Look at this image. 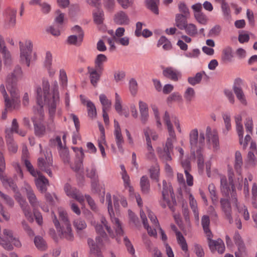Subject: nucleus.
Returning a JSON list of instances; mask_svg holds the SVG:
<instances>
[{"label":"nucleus","instance_id":"de8ad7c7","mask_svg":"<svg viewBox=\"0 0 257 257\" xmlns=\"http://www.w3.org/2000/svg\"><path fill=\"white\" fill-rule=\"evenodd\" d=\"M6 138L9 150L13 153L17 152L18 147L13 140V136H6Z\"/></svg>","mask_w":257,"mask_h":257},{"label":"nucleus","instance_id":"1a4fd4ad","mask_svg":"<svg viewBox=\"0 0 257 257\" xmlns=\"http://www.w3.org/2000/svg\"><path fill=\"white\" fill-rule=\"evenodd\" d=\"M38 106L39 108H37V110H36L35 107H34V112L36 114H39L40 115V118H39V119H37L36 116H34L31 118V119L33 123L35 135L38 137H42L46 134V127L42 123L44 114L43 111V107H42V113L41 114L40 111V106L39 105Z\"/></svg>","mask_w":257,"mask_h":257},{"label":"nucleus","instance_id":"4d7b16f0","mask_svg":"<svg viewBox=\"0 0 257 257\" xmlns=\"http://www.w3.org/2000/svg\"><path fill=\"white\" fill-rule=\"evenodd\" d=\"M221 32V27L218 25H215L209 31L207 36L214 38L219 36Z\"/></svg>","mask_w":257,"mask_h":257},{"label":"nucleus","instance_id":"f257e3e1","mask_svg":"<svg viewBox=\"0 0 257 257\" xmlns=\"http://www.w3.org/2000/svg\"><path fill=\"white\" fill-rule=\"evenodd\" d=\"M42 87L43 89L40 86H38L36 88L37 102L38 105L40 106V113H42V107L44 104H46L48 112L51 116H53L56 113L57 107L59 103L58 83L56 81L54 82L52 93L50 92V84L47 79H43Z\"/></svg>","mask_w":257,"mask_h":257},{"label":"nucleus","instance_id":"864d4df0","mask_svg":"<svg viewBox=\"0 0 257 257\" xmlns=\"http://www.w3.org/2000/svg\"><path fill=\"white\" fill-rule=\"evenodd\" d=\"M208 191L213 204H215L218 200V196L216 194V190L215 185L211 183L208 186Z\"/></svg>","mask_w":257,"mask_h":257},{"label":"nucleus","instance_id":"680f3d73","mask_svg":"<svg viewBox=\"0 0 257 257\" xmlns=\"http://www.w3.org/2000/svg\"><path fill=\"white\" fill-rule=\"evenodd\" d=\"M112 222L115 225V232L118 235H122L123 231L121 228L120 223L118 218L115 217H110Z\"/></svg>","mask_w":257,"mask_h":257},{"label":"nucleus","instance_id":"a18cd8bd","mask_svg":"<svg viewBox=\"0 0 257 257\" xmlns=\"http://www.w3.org/2000/svg\"><path fill=\"white\" fill-rule=\"evenodd\" d=\"M86 176L91 179L95 180L98 178L96 167L94 163H92L90 168L86 169Z\"/></svg>","mask_w":257,"mask_h":257},{"label":"nucleus","instance_id":"9b49d317","mask_svg":"<svg viewBox=\"0 0 257 257\" xmlns=\"http://www.w3.org/2000/svg\"><path fill=\"white\" fill-rule=\"evenodd\" d=\"M189 142L191 151L194 153V150L199 147H203L205 144V135L204 133L200 132L199 136L197 128L191 130L189 134Z\"/></svg>","mask_w":257,"mask_h":257},{"label":"nucleus","instance_id":"79ce46f5","mask_svg":"<svg viewBox=\"0 0 257 257\" xmlns=\"http://www.w3.org/2000/svg\"><path fill=\"white\" fill-rule=\"evenodd\" d=\"M114 135L116 145L119 151L123 152L122 144L124 143V140L122 137L121 131L114 132Z\"/></svg>","mask_w":257,"mask_h":257},{"label":"nucleus","instance_id":"7ed1b4c3","mask_svg":"<svg viewBox=\"0 0 257 257\" xmlns=\"http://www.w3.org/2000/svg\"><path fill=\"white\" fill-rule=\"evenodd\" d=\"M163 120L167 126L169 137L167 138L164 148L158 147L157 152L160 159L163 161L168 162L172 160L171 153L173 150V143L176 141V136L167 111L165 112Z\"/></svg>","mask_w":257,"mask_h":257},{"label":"nucleus","instance_id":"603ef678","mask_svg":"<svg viewBox=\"0 0 257 257\" xmlns=\"http://www.w3.org/2000/svg\"><path fill=\"white\" fill-rule=\"evenodd\" d=\"M86 106L87 107L88 115L91 118L96 116V109L94 104L90 100L87 101Z\"/></svg>","mask_w":257,"mask_h":257},{"label":"nucleus","instance_id":"72a5a7b5","mask_svg":"<svg viewBox=\"0 0 257 257\" xmlns=\"http://www.w3.org/2000/svg\"><path fill=\"white\" fill-rule=\"evenodd\" d=\"M87 242L90 248L91 254H94L96 257H103L99 246L95 243L94 241L92 239L88 238Z\"/></svg>","mask_w":257,"mask_h":257},{"label":"nucleus","instance_id":"3c124183","mask_svg":"<svg viewBox=\"0 0 257 257\" xmlns=\"http://www.w3.org/2000/svg\"><path fill=\"white\" fill-rule=\"evenodd\" d=\"M195 92L192 87H188L186 89L184 93V97L187 102L190 103L195 97Z\"/></svg>","mask_w":257,"mask_h":257},{"label":"nucleus","instance_id":"6e6552de","mask_svg":"<svg viewBox=\"0 0 257 257\" xmlns=\"http://www.w3.org/2000/svg\"><path fill=\"white\" fill-rule=\"evenodd\" d=\"M3 235L2 237L0 236V244L5 249L11 250L13 249L12 243L17 247L21 245L19 239L13 235V231L8 229L3 230Z\"/></svg>","mask_w":257,"mask_h":257},{"label":"nucleus","instance_id":"cd10ccee","mask_svg":"<svg viewBox=\"0 0 257 257\" xmlns=\"http://www.w3.org/2000/svg\"><path fill=\"white\" fill-rule=\"evenodd\" d=\"M0 179L6 188L12 189L15 192L17 190V186L13 179L4 175L3 173H0Z\"/></svg>","mask_w":257,"mask_h":257},{"label":"nucleus","instance_id":"6ab92c4d","mask_svg":"<svg viewBox=\"0 0 257 257\" xmlns=\"http://www.w3.org/2000/svg\"><path fill=\"white\" fill-rule=\"evenodd\" d=\"M163 75L166 78L173 81H177L181 77V73L177 69L171 67L165 68L163 70Z\"/></svg>","mask_w":257,"mask_h":257},{"label":"nucleus","instance_id":"7c9ffc66","mask_svg":"<svg viewBox=\"0 0 257 257\" xmlns=\"http://www.w3.org/2000/svg\"><path fill=\"white\" fill-rule=\"evenodd\" d=\"M242 117L241 115L237 114L235 116L236 123V130L239 137L240 145L242 144V138L243 137V128L241 124Z\"/></svg>","mask_w":257,"mask_h":257},{"label":"nucleus","instance_id":"ea45409f","mask_svg":"<svg viewBox=\"0 0 257 257\" xmlns=\"http://www.w3.org/2000/svg\"><path fill=\"white\" fill-rule=\"evenodd\" d=\"M183 30L187 35L191 37L195 36L198 33L197 27L192 23L187 24Z\"/></svg>","mask_w":257,"mask_h":257},{"label":"nucleus","instance_id":"5fc2aeb1","mask_svg":"<svg viewBox=\"0 0 257 257\" xmlns=\"http://www.w3.org/2000/svg\"><path fill=\"white\" fill-rule=\"evenodd\" d=\"M19 124L16 118L13 119L12 121V127L6 130V136H13V132L19 133Z\"/></svg>","mask_w":257,"mask_h":257},{"label":"nucleus","instance_id":"13d9d810","mask_svg":"<svg viewBox=\"0 0 257 257\" xmlns=\"http://www.w3.org/2000/svg\"><path fill=\"white\" fill-rule=\"evenodd\" d=\"M24 163L27 170L33 176L36 177L38 176V175H39L40 172L35 170L30 161H29L27 159H25L24 160Z\"/></svg>","mask_w":257,"mask_h":257},{"label":"nucleus","instance_id":"774afa93","mask_svg":"<svg viewBox=\"0 0 257 257\" xmlns=\"http://www.w3.org/2000/svg\"><path fill=\"white\" fill-rule=\"evenodd\" d=\"M251 193H252V205L254 208H257V202H256V198H257V186L255 183H253L252 189H251Z\"/></svg>","mask_w":257,"mask_h":257},{"label":"nucleus","instance_id":"0eeeda50","mask_svg":"<svg viewBox=\"0 0 257 257\" xmlns=\"http://www.w3.org/2000/svg\"><path fill=\"white\" fill-rule=\"evenodd\" d=\"M229 183L227 182L225 177L222 176L220 178L221 191L225 196L231 195L230 200L233 204L237 208L239 212H241L240 207L238 204L236 193L235 190L234 185L233 183V179L231 175L229 176Z\"/></svg>","mask_w":257,"mask_h":257},{"label":"nucleus","instance_id":"e2e57ef3","mask_svg":"<svg viewBox=\"0 0 257 257\" xmlns=\"http://www.w3.org/2000/svg\"><path fill=\"white\" fill-rule=\"evenodd\" d=\"M222 117L225 124L226 131H224V134H226L231 127L230 123V115L229 113H223Z\"/></svg>","mask_w":257,"mask_h":257},{"label":"nucleus","instance_id":"aec40b11","mask_svg":"<svg viewBox=\"0 0 257 257\" xmlns=\"http://www.w3.org/2000/svg\"><path fill=\"white\" fill-rule=\"evenodd\" d=\"M38 166L39 169L43 171H45L48 174L50 177L52 176V173L51 172L50 167L52 166V160L49 158L48 160L43 158H39L38 159Z\"/></svg>","mask_w":257,"mask_h":257},{"label":"nucleus","instance_id":"ddd939ff","mask_svg":"<svg viewBox=\"0 0 257 257\" xmlns=\"http://www.w3.org/2000/svg\"><path fill=\"white\" fill-rule=\"evenodd\" d=\"M22 189L24 190L33 210L41 206V201L38 200L33 189L30 185L25 184Z\"/></svg>","mask_w":257,"mask_h":257},{"label":"nucleus","instance_id":"c85d7f7f","mask_svg":"<svg viewBox=\"0 0 257 257\" xmlns=\"http://www.w3.org/2000/svg\"><path fill=\"white\" fill-rule=\"evenodd\" d=\"M233 58V50L230 46L224 48L222 51L221 59L223 63L231 62Z\"/></svg>","mask_w":257,"mask_h":257},{"label":"nucleus","instance_id":"20e7f679","mask_svg":"<svg viewBox=\"0 0 257 257\" xmlns=\"http://www.w3.org/2000/svg\"><path fill=\"white\" fill-rule=\"evenodd\" d=\"M58 212L60 221L54 213L52 215V218L59 236L61 238H64L68 240H73V235L71 224L66 212L62 209H59Z\"/></svg>","mask_w":257,"mask_h":257},{"label":"nucleus","instance_id":"58836bf2","mask_svg":"<svg viewBox=\"0 0 257 257\" xmlns=\"http://www.w3.org/2000/svg\"><path fill=\"white\" fill-rule=\"evenodd\" d=\"M177 240L178 243L181 246V249L184 251L187 252L188 249V245L186 242V239L181 233V232H177L176 235Z\"/></svg>","mask_w":257,"mask_h":257},{"label":"nucleus","instance_id":"f03ea898","mask_svg":"<svg viewBox=\"0 0 257 257\" xmlns=\"http://www.w3.org/2000/svg\"><path fill=\"white\" fill-rule=\"evenodd\" d=\"M23 76V71L19 65H16L13 72L9 73L6 79V87L11 95L9 98L10 108H16L19 105L20 100V91L18 88V81Z\"/></svg>","mask_w":257,"mask_h":257},{"label":"nucleus","instance_id":"bf43d9fd","mask_svg":"<svg viewBox=\"0 0 257 257\" xmlns=\"http://www.w3.org/2000/svg\"><path fill=\"white\" fill-rule=\"evenodd\" d=\"M147 149L148 152L146 154V157L147 159L155 162L156 157L155 155L154 150L152 147V144L147 145Z\"/></svg>","mask_w":257,"mask_h":257},{"label":"nucleus","instance_id":"2f4dec72","mask_svg":"<svg viewBox=\"0 0 257 257\" xmlns=\"http://www.w3.org/2000/svg\"><path fill=\"white\" fill-rule=\"evenodd\" d=\"M189 17L181 14H176L175 16V25L180 30H183L184 27L188 24L187 19Z\"/></svg>","mask_w":257,"mask_h":257},{"label":"nucleus","instance_id":"5701e85b","mask_svg":"<svg viewBox=\"0 0 257 257\" xmlns=\"http://www.w3.org/2000/svg\"><path fill=\"white\" fill-rule=\"evenodd\" d=\"M209 248L211 252L217 251L219 253H222L225 250V246L223 241L219 238L217 240L210 241L208 243Z\"/></svg>","mask_w":257,"mask_h":257},{"label":"nucleus","instance_id":"c03bdc74","mask_svg":"<svg viewBox=\"0 0 257 257\" xmlns=\"http://www.w3.org/2000/svg\"><path fill=\"white\" fill-rule=\"evenodd\" d=\"M34 243L38 249L44 250L47 248V244L44 239L40 236H36L34 238Z\"/></svg>","mask_w":257,"mask_h":257},{"label":"nucleus","instance_id":"b1692460","mask_svg":"<svg viewBox=\"0 0 257 257\" xmlns=\"http://www.w3.org/2000/svg\"><path fill=\"white\" fill-rule=\"evenodd\" d=\"M88 73L91 84L94 87H97L98 82L100 79L102 73L93 69V67H87Z\"/></svg>","mask_w":257,"mask_h":257},{"label":"nucleus","instance_id":"c756f323","mask_svg":"<svg viewBox=\"0 0 257 257\" xmlns=\"http://www.w3.org/2000/svg\"><path fill=\"white\" fill-rule=\"evenodd\" d=\"M201 148L199 147L194 150V153L191 151V154L197 159L199 173H200V171L203 170L204 166V158L202 154Z\"/></svg>","mask_w":257,"mask_h":257},{"label":"nucleus","instance_id":"8fccbe9b","mask_svg":"<svg viewBox=\"0 0 257 257\" xmlns=\"http://www.w3.org/2000/svg\"><path fill=\"white\" fill-rule=\"evenodd\" d=\"M242 165V159L240 153L236 152L235 155L234 168L237 173H239Z\"/></svg>","mask_w":257,"mask_h":257},{"label":"nucleus","instance_id":"0e129e2a","mask_svg":"<svg viewBox=\"0 0 257 257\" xmlns=\"http://www.w3.org/2000/svg\"><path fill=\"white\" fill-rule=\"evenodd\" d=\"M106 201L107 204V209L110 217L114 216V212L112 204L111 196L110 193H107L106 195Z\"/></svg>","mask_w":257,"mask_h":257},{"label":"nucleus","instance_id":"a211bd4d","mask_svg":"<svg viewBox=\"0 0 257 257\" xmlns=\"http://www.w3.org/2000/svg\"><path fill=\"white\" fill-rule=\"evenodd\" d=\"M220 207L224 216L229 223H233V218L232 217V209L230 202L228 199L221 198L220 200Z\"/></svg>","mask_w":257,"mask_h":257},{"label":"nucleus","instance_id":"052dcab7","mask_svg":"<svg viewBox=\"0 0 257 257\" xmlns=\"http://www.w3.org/2000/svg\"><path fill=\"white\" fill-rule=\"evenodd\" d=\"M73 224L77 230H82L87 227L86 222L81 218L75 219L73 222Z\"/></svg>","mask_w":257,"mask_h":257},{"label":"nucleus","instance_id":"39448f33","mask_svg":"<svg viewBox=\"0 0 257 257\" xmlns=\"http://www.w3.org/2000/svg\"><path fill=\"white\" fill-rule=\"evenodd\" d=\"M74 151L76 153V160L74 166L70 164V157L68 148L61 147L59 149V153L60 157L63 163L65 164H69L72 169L75 172H78L83 168V159L84 156L83 150L82 148H73Z\"/></svg>","mask_w":257,"mask_h":257},{"label":"nucleus","instance_id":"a19ab883","mask_svg":"<svg viewBox=\"0 0 257 257\" xmlns=\"http://www.w3.org/2000/svg\"><path fill=\"white\" fill-rule=\"evenodd\" d=\"M99 98L100 102L102 105V110H108L111 105V101L108 99L106 96L104 94H100Z\"/></svg>","mask_w":257,"mask_h":257},{"label":"nucleus","instance_id":"bb28decb","mask_svg":"<svg viewBox=\"0 0 257 257\" xmlns=\"http://www.w3.org/2000/svg\"><path fill=\"white\" fill-rule=\"evenodd\" d=\"M0 52L3 54L6 65H10L11 63V56L7 49L3 37L0 35Z\"/></svg>","mask_w":257,"mask_h":257},{"label":"nucleus","instance_id":"a878e982","mask_svg":"<svg viewBox=\"0 0 257 257\" xmlns=\"http://www.w3.org/2000/svg\"><path fill=\"white\" fill-rule=\"evenodd\" d=\"M107 61L106 56L102 54L97 55L94 60V67L93 69L102 73L104 70V63Z\"/></svg>","mask_w":257,"mask_h":257},{"label":"nucleus","instance_id":"37998d69","mask_svg":"<svg viewBox=\"0 0 257 257\" xmlns=\"http://www.w3.org/2000/svg\"><path fill=\"white\" fill-rule=\"evenodd\" d=\"M150 178L156 182L159 181V167L158 164L152 166L149 170Z\"/></svg>","mask_w":257,"mask_h":257},{"label":"nucleus","instance_id":"338daca9","mask_svg":"<svg viewBox=\"0 0 257 257\" xmlns=\"http://www.w3.org/2000/svg\"><path fill=\"white\" fill-rule=\"evenodd\" d=\"M72 32L75 34L74 35H76L77 36L79 37V41H83V37H84V32L82 29V28L78 26L75 25L71 29Z\"/></svg>","mask_w":257,"mask_h":257},{"label":"nucleus","instance_id":"09e8293b","mask_svg":"<svg viewBox=\"0 0 257 257\" xmlns=\"http://www.w3.org/2000/svg\"><path fill=\"white\" fill-rule=\"evenodd\" d=\"M70 194L71 195H67V196L75 199L77 201L80 203H82L84 200L83 196L79 193V191L75 188H72L71 190H69Z\"/></svg>","mask_w":257,"mask_h":257},{"label":"nucleus","instance_id":"f704fd0d","mask_svg":"<svg viewBox=\"0 0 257 257\" xmlns=\"http://www.w3.org/2000/svg\"><path fill=\"white\" fill-rule=\"evenodd\" d=\"M93 20L97 25L103 23L104 19V15L102 10L97 8L93 12Z\"/></svg>","mask_w":257,"mask_h":257},{"label":"nucleus","instance_id":"473e14b6","mask_svg":"<svg viewBox=\"0 0 257 257\" xmlns=\"http://www.w3.org/2000/svg\"><path fill=\"white\" fill-rule=\"evenodd\" d=\"M140 187L142 193L148 194L150 191V181L147 176H143L140 179Z\"/></svg>","mask_w":257,"mask_h":257},{"label":"nucleus","instance_id":"412c9836","mask_svg":"<svg viewBox=\"0 0 257 257\" xmlns=\"http://www.w3.org/2000/svg\"><path fill=\"white\" fill-rule=\"evenodd\" d=\"M113 20L115 24L119 25H128L130 23L128 15L122 11H120L114 15Z\"/></svg>","mask_w":257,"mask_h":257},{"label":"nucleus","instance_id":"f3484780","mask_svg":"<svg viewBox=\"0 0 257 257\" xmlns=\"http://www.w3.org/2000/svg\"><path fill=\"white\" fill-rule=\"evenodd\" d=\"M17 13V9H9L7 10L3 24L5 29H10L15 27L16 24Z\"/></svg>","mask_w":257,"mask_h":257},{"label":"nucleus","instance_id":"c9c22d12","mask_svg":"<svg viewBox=\"0 0 257 257\" xmlns=\"http://www.w3.org/2000/svg\"><path fill=\"white\" fill-rule=\"evenodd\" d=\"M147 8L156 15L159 14L160 0H145Z\"/></svg>","mask_w":257,"mask_h":257},{"label":"nucleus","instance_id":"4c0bfd02","mask_svg":"<svg viewBox=\"0 0 257 257\" xmlns=\"http://www.w3.org/2000/svg\"><path fill=\"white\" fill-rule=\"evenodd\" d=\"M233 240L236 245L238 246L239 252L243 253L245 250L244 244L241 239V237L238 232H235L233 236Z\"/></svg>","mask_w":257,"mask_h":257},{"label":"nucleus","instance_id":"4468645a","mask_svg":"<svg viewBox=\"0 0 257 257\" xmlns=\"http://www.w3.org/2000/svg\"><path fill=\"white\" fill-rule=\"evenodd\" d=\"M16 200L19 203L26 218L30 222H33L34 219L31 212L30 206L26 199L22 196L21 193L17 192L15 195Z\"/></svg>","mask_w":257,"mask_h":257},{"label":"nucleus","instance_id":"49530a36","mask_svg":"<svg viewBox=\"0 0 257 257\" xmlns=\"http://www.w3.org/2000/svg\"><path fill=\"white\" fill-rule=\"evenodd\" d=\"M189 204L190 207L194 213L195 217L198 219L199 212L197 208V202L191 194L189 195Z\"/></svg>","mask_w":257,"mask_h":257},{"label":"nucleus","instance_id":"f8f14e48","mask_svg":"<svg viewBox=\"0 0 257 257\" xmlns=\"http://www.w3.org/2000/svg\"><path fill=\"white\" fill-rule=\"evenodd\" d=\"M91 223L94 226L96 233L101 237H106L107 236L104 227H105L110 236H112L113 235V231L104 217L102 216L101 217L100 223H96L94 221H91Z\"/></svg>","mask_w":257,"mask_h":257},{"label":"nucleus","instance_id":"9d476101","mask_svg":"<svg viewBox=\"0 0 257 257\" xmlns=\"http://www.w3.org/2000/svg\"><path fill=\"white\" fill-rule=\"evenodd\" d=\"M20 47V58L22 63L29 66L32 57L33 44L30 40H27L25 43H19Z\"/></svg>","mask_w":257,"mask_h":257},{"label":"nucleus","instance_id":"dca6fc26","mask_svg":"<svg viewBox=\"0 0 257 257\" xmlns=\"http://www.w3.org/2000/svg\"><path fill=\"white\" fill-rule=\"evenodd\" d=\"M206 136L207 142L212 145L214 150H218L219 147V142L216 130L212 129L210 126H208L206 127Z\"/></svg>","mask_w":257,"mask_h":257},{"label":"nucleus","instance_id":"6e6d98bb","mask_svg":"<svg viewBox=\"0 0 257 257\" xmlns=\"http://www.w3.org/2000/svg\"><path fill=\"white\" fill-rule=\"evenodd\" d=\"M195 19L200 24L206 25L208 22V18L203 12L194 14Z\"/></svg>","mask_w":257,"mask_h":257},{"label":"nucleus","instance_id":"393cba45","mask_svg":"<svg viewBox=\"0 0 257 257\" xmlns=\"http://www.w3.org/2000/svg\"><path fill=\"white\" fill-rule=\"evenodd\" d=\"M139 105L141 114V121L143 124H145L148 121L149 117L148 105L145 102L140 100L139 102Z\"/></svg>","mask_w":257,"mask_h":257},{"label":"nucleus","instance_id":"2eb2a0df","mask_svg":"<svg viewBox=\"0 0 257 257\" xmlns=\"http://www.w3.org/2000/svg\"><path fill=\"white\" fill-rule=\"evenodd\" d=\"M242 80L240 78H237L235 80L232 89L236 96V98L239 102L243 105L246 106L247 104V101L245 95L241 86L242 84Z\"/></svg>","mask_w":257,"mask_h":257},{"label":"nucleus","instance_id":"e433bc0d","mask_svg":"<svg viewBox=\"0 0 257 257\" xmlns=\"http://www.w3.org/2000/svg\"><path fill=\"white\" fill-rule=\"evenodd\" d=\"M203 75H206L205 72L203 71L198 72L196 74L195 76L189 77L187 79V81L190 85L194 86L201 82Z\"/></svg>","mask_w":257,"mask_h":257},{"label":"nucleus","instance_id":"423d86ee","mask_svg":"<svg viewBox=\"0 0 257 257\" xmlns=\"http://www.w3.org/2000/svg\"><path fill=\"white\" fill-rule=\"evenodd\" d=\"M162 198L160 201L161 206L166 208L168 206L173 211H174V206L176 205V201L171 185L168 184L166 180L163 181Z\"/></svg>","mask_w":257,"mask_h":257},{"label":"nucleus","instance_id":"4be33fe9","mask_svg":"<svg viewBox=\"0 0 257 257\" xmlns=\"http://www.w3.org/2000/svg\"><path fill=\"white\" fill-rule=\"evenodd\" d=\"M39 177L35 179V184L37 189L41 193H46L47 190V186L49 185L48 180L44 176L40 174L38 175Z\"/></svg>","mask_w":257,"mask_h":257},{"label":"nucleus","instance_id":"69168bd1","mask_svg":"<svg viewBox=\"0 0 257 257\" xmlns=\"http://www.w3.org/2000/svg\"><path fill=\"white\" fill-rule=\"evenodd\" d=\"M114 107L116 111L120 115L122 114V106H121V98L119 95L115 93V104Z\"/></svg>","mask_w":257,"mask_h":257}]
</instances>
